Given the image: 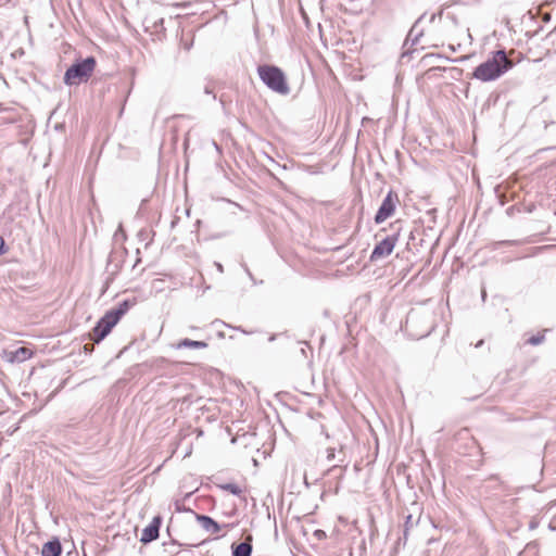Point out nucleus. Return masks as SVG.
<instances>
[{
    "mask_svg": "<svg viewBox=\"0 0 556 556\" xmlns=\"http://www.w3.org/2000/svg\"><path fill=\"white\" fill-rule=\"evenodd\" d=\"M173 346L177 350L186 349V348H188V349H205V348H207V343L204 341H195V340L186 338V339L180 340L178 343L174 344Z\"/></svg>",
    "mask_w": 556,
    "mask_h": 556,
    "instance_id": "f8f14e48",
    "label": "nucleus"
},
{
    "mask_svg": "<svg viewBox=\"0 0 556 556\" xmlns=\"http://www.w3.org/2000/svg\"><path fill=\"white\" fill-rule=\"evenodd\" d=\"M224 489L229 491L230 493H232L235 495H238V494L241 493V489L237 484H233V483L226 484L224 486Z\"/></svg>",
    "mask_w": 556,
    "mask_h": 556,
    "instance_id": "dca6fc26",
    "label": "nucleus"
},
{
    "mask_svg": "<svg viewBox=\"0 0 556 556\" xmlns=\"http://www.w3.org/2000/svg\"><path fill=\"white\" fill-rule=\"evenodd\" d=\"M247 274L252 278L251 271L249 268H245Z\"/></svg>",
    "mask_w": 556,
    "mask_h": 556,
    "instance_id": "b1692460",
    "label": "nucleus"
},
{
    "mask_svg": "<svg viewBox=\"0 0 556 556\" xmlns=\"http://www.w3.org/2000/svg\"><path fill=\"white\" fill-rule=\"evenodd\" d=\"M252 535H248L244 542L232 545V556H251L252 554Z\"/></svg>",
    "mask_w": 556,
    "mask_h": 556,
    "instance_id": "9b49d317",
    "label": "nucleus"
},
{
    "mask_svg": "<svg viewBox=\"0 0 556 556\" xmlns=\"http://www.w3.org/2000/svg\"><path fill=\"white\" fill-rule=\"evenodd\" d=\"M336 458V451L334 448H328L327 450V460L332 462Z\"/></svg>",
    "mask_w": 556,
    "mask_h": 556,
    "instance_id": "a211bd4d",
    "label": "nucleus"
},
{
    "mask_svg": "<svg viewBox=\"0 0 556 556\" xmlns=\"http://www.w3.org/2000/svg\"><path fill=\"white\" fill-rule=\"evenodd\" d=\"M414 318H415V315H414L413 313H410V314L408 315L407 323H408L409 320H413Z\"/></svg>",
    "mask_w": 556,
    "mask_h": 556,
    "instance_id": "4be33fe9",
    "label": "nucleus"
},
{
    "mask_svg": "<svg viewBox=\"0 0 556 556\" xmlns=\"http://www.w3.org/2000/svg\"><path fill=\"white\" fill-rule=\"evenodd\" d=\"M218 269L222 271L223 270V267L220 264H218Z\"/></svg>",
    "mask_w": 556,
    "mask_h": 556,
    "instance_id": "a878e982",
    "label": "nucleus"
},
{
    "mask_svg": "<svg viewBox=\"0 0 556 556\" xmlns=\"http://www.w3.org/2000/svg\"><path fill=\"white\" fill-rule=\"evenodd\" d=\"M129 307H130L129 302L128 301H123L122 303L118 304V306L116 308H113V309L109 311L108 313L112 317H116V321L118 323L119 319L122 318V316L127 313Z\"/></svg>",
    "mask_w": 556,
    "mask_h": 556,
    "instance_id": "ddd939ff",
    "label": "nucleus"
},
{
    "mask_svg": "<svg viewBox=\"0 0 556 556\" xmlns=\"http://www.w3.org/2000/svg\"><path fill=\"white\" fill-rule=\"evenodd\" d=\"M4 245H5V242H4L3 238L0 237V254H3L5 252Z\"/></svg>",
    "mask_w": 556,
    "mask_h": 556,
    "instance_id": "6ab92c4d",
    "label": "nucleus"
},
{
    "mask_svg": "<svg viewBox=\"0 0 556 556\" xmlns=\"http://www.w3.org/2000/svg\"><path fill=\"white\" fill-rule=\"evenodd\" d=\"M117 324L116 317H112L108 312L97 323L96 327L92 330V339L94 342L99 343L103 340L113 329V327Z\"/></svg>",
    "mask_w": 556,
    "mask_h": 556,
    "instance_id": "20e7f679",
    "label": "nucleus"
},
{
    "mask_svg": "<svg viewBox=\"0 0 556 556\" xmlns=\"http://www.w3.org/2000/svg\"><path fill=\"white\" fill-rule=\"evenodd\" d=\"M257 73L262 81L273 91L279 94H288L290 92L283 72L274 65H260Z\"/></svg>",
    "mask_w": 556,
    "mask_h": 556,
    "instance_id": "f03ea898",
    "label": "nucleus"
},
{
    "mask_svg": "<svg viewBox=\"0 0 556 556\" xmlns=\"http://www.w3.org/2000/svg\"><path fill=\"white\" fill-rule=\"evenodd\" d=\"M483 344V340H480L476 343V348H480Z\"/></svg>",
    "mask_w": 556,
    "mask_h": 556,
    "instance_id": "5701e85b",
    "label": "nucleus"
},
{
    "mask_svg": "<svg viewBox=\"0 0 556 556\" xmlns=\"http://www.w3.org/2000/svg\"><path fill=\"white\" fill-rule=\"evenodd\" d=\"M544 341V334L532 336L527 340V343L531 345L541 344Z\"/></svg>",
    "mask_w": 556,
    "mask_h": 556,
    "instance_id": "2eb2a0df",
    "label": "nucleus"
},
{
    "mask_svg": "<svg viewBox=\"0 0 556 556\" xmlns=\"http://www.w3.org/2000/svg\"><path fill=\"white\" fill-rule=\"evenodd\" d=\"M396 241L395 236H388L378 242L370 254V261L376 262L389 256L393 252Z\"/></svg>",
    "mask_w": 556,
    "mask_h": 556,
    "instance_id": "39448f33",
    "label": "nucleus"
},
{
    "mask_svg": "<svg viewBox=\"0 0 556 556\" xmlns=\"http://www.w3.org/2000/svg\"><path fill=\"white\" fill-rule=\"evenodd\" d=\"M96 68V59L88 56L83 61L74 63L64 74V83L66 85H79L87 81Z\"/></svg>",
    "mask_w": 556,
    "mask_h": 556,
    "instance_id": "7ed1b4c3",
    "label": "nucleus"
},
{
    "mask_svg": "<svg viewBox=\"0 0 556 556\" xmlns=\"http://www.w3.org/2000/svg\"><path fill=\"white\" fill-rule=\"evenodd\" d=\"M7 355H8V361H10L12 363H14V362L22 363V362H25L26 359L30 358V356L33 355V352L28 348L21 346V348L16 349L15 351L9 352Z\"/></svg>",
    "mask_w": 556,
    "mask_h": 556,
    "instance_id": "1a4fd4ad",
    "label": "nucleus"
},
{
    "mask_svg": "<svg viewBox=\"0 0 556 556\" xmlns=\"http://www.w3.org/2000/svg\"><path fill=\"white\" fill-rule=\"evenodd\" d=\"M238 330L242 331V333H249L248 331L245 330H242L241 328H237Z\"/></svg>",
    "mask_w": 556,
    "mask_h": 556,
    "instance_id": "393cba45",
    "label": "nucleus"
},
{
    "mask_svg": "<svg viewBox=\"0 0 556 556\" xmlns=\"http://www.w3.org/2000/svg\"><path fill=\"white\" fill-rule=\"evenodd\" d=\"M161 526V518L154 517L149 526H147L141 533L140 542L143 544L150 543L159 538Z\"/></svg>",
    "mask_w": 556,
    "mask_h": 556,
    "instance_id": "0eeeda50",
    "label": "nucleus"
},
{
    "mask_svg": "<svg viewBox=\"0 0 556 556\" xmlns=\"http://www.w3.org/2000/svg\"><path fill=\"white\" fill-rule=\"evenodd\" d=\"M513 67V62L504 50L493 52L492 58L477 66L472 77L481 81L495 80Z\"/></svg>",
    "mask_w": 556,
    "mask_h": 556,
    "instance_id": "f257e3e1",
    "label": "nucleus"
},
{
    "mask_svg": "<svg viewBox=\"0 0 556 556\" xmlns=\"http://www.w3.org/2000/svg\"><path fill=\"white\" fill-rule=\"evenodd\" d=\"M410 527H413V517L412 515H408L405 521L404 539L407 538V533Z\"/></svg>",
    "mask_w": 556,
    "mask_h": 556,
    "instance_id": "f3484780",
    "label": "nucleus"
},
{
    "mask_svg": "<svg viewBox=\"0 0 556 556\" xmlns=\"http://www.w3.org/2000/svg\"><path fill=\"white\" fill-rule=\"evenodd\" d=\"M195 518L199 525L207 532L215 534L220 531V526L210 516L206 515H195Z\"/></svg>",
    "mask_w": 556,
    "mask_h": 556,
    "instance_id": "6e6552de",
    "label": "nucleus"
},
{
    "mask_svg": "<svg viewBox=\"0 0 556 556\" xmlns=\"http://www.w3.org/2000/svg\"><path fill=\"white\" fill-rule=\"evenodd\" d=\"M61 553L62 545L58 539L45 543L41 548V556H60Z\"/></svg>",
    "mask_w": 556,
    "mask_h": 556,
    "instance_id": "9d476101",
    "label": "nucleus"
},
{
    "mask_svg": "<svg viewBox=\"0 0 556 556\" xmlns=\"http://www.w3.org/2000/svg\"><path fill=\"white\" fill-rule=\"evenodd\" d=\"M397 201V197L393 195L392 192H389L388 195L383 199L376 216V224H381L386 219H388L395 211V202Z\"/></svg>",
    "mask_w": 556,
    "mask_h": 556,
    "instance_id": "423d86ee",
    "label": "nucleus"
},
{
    "mask_svg": "<svg viewBox=\"0 0 556 556\" xmlns=\"http://www.w3.org/2000/svg\"><path fill=\"white\" fill-rule=\"evenodd\" d=\"M162 25H163V18L162 17L154 22V26H162Z\"/></svg>",
    "mask_w": 556,
    "mask_h": 556,
    "instance_id": "aec40b11",
    "label": "nucleus"
},
{
    "mask_svg": "<svg viewBox=\"0 0 556 556\" xmlns=\"http://www.w3.org/2000/svg\"><path fill=\"white\" fill-rule=\"evenodd\" d=\"M11 0H0V7H3L7 3H9Z\"/></svg>",
    "mask_w": 556,
    "mask_h": 556,
    "instance_id": "412c9836",
    "label": "nucleus"
},
{
    "mask_svg": "<svg viewBox=\"0 0 556 556\" xmlns=\"http://www.w3.org/2000/svg\"><path fill=\"white\" fill-rule=\"evenodd\" d=\"M415 30H416V24L410 28L408 36L406 38L405 45H407L408 41L412 42V46H415L418 42L419 37L422 35V31L415 34Z\"/></svg>",
    "mask_w": 556,
    "mask_h": 556,
    "instance_id": "4468645a",
    "label": "nucleus"
}]
</instances>
